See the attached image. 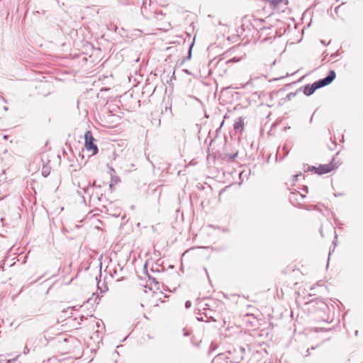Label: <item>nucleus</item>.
<instances>
[{
  "label": "nucleus",
  "instance_id": "1",
  "mask_svg": "<svg viewBox=\"0 0 363 363\" xmlns=\"http://www.w3.org/2000/svg\"><path fill=\"white\" fill-rule=\"evenodd\" d=\"M84 146L87 151H91L92 155H94L98 152V147L94 143V138L90 131H86L84 134Z\"/></svg>",
  "mask_w": 363,
  "mask_h": 363
},
{
  "label": "nucleus",
  "instance_id": "2",
  "mask_svg": "<svg viewBox=\"0 0 363 363\" xmlns=\"http://www.w3.org/2000/svg\"><path fill=\"white\" fill-rule=\"evenodd\" d=\"M335 78V72L334 70H330L329 72L328 75L317 82H315V86L319 88L325 86L329 84H330Z\"/></svg>",
  "mask_w": 363,
  "mask_h": 363
},
{
  "label": "nucleus",
  "instance_id": "3",
  "mask_svg": "<svg viewBox=\"0 0 363 363\" xmlns=\"http://www.w3.org/2000/svg\"><path fill=\"white\" fill-rule=\"evenodd\" d=\"M335 168V166L332 163L326 164H320L318 167H309L310 170H315V172L318 174H323L328 173L333 170Z\"/></svg>",
  "mask_w": 363,
  "mask_h": 363
},
{
  "label": "nucleus",
  "instance_id": "4",
  "mask_svg": "<svg viewBox=\"0 0 363 363\" xmlns=\"http://www.w3.org/2000/svg\"><path fill=\"white\" fill-rule=\"evenodd\" d=\"M317 89H318V87L315 86V82H314L312 85L308 84L305 86L303 93L306 96H310L313 94Z\"/></svg>",
  "mask_w": 363,
  "mask_h": 363
},
{
  "label": "nucleus",
  "instance_id": "5",
  "mask_svg": "<svg viewBox=\"0 0 363 363\" xmlns=\"http://www.w3.org/2000/svg\"><path fill=\"white\" fill-rule=\"evenodd\" d=\"M244 128V123L241 118H239L238 121L234 123V129L237 131H242Z\"/></svg>",
  "mask_w": 363,
  "mask_h": 363
},
{
  "label": "nucleus",
  "instance_id": "6",
  "mask_svg": "<svg viewBox=\"0 0 363 363\" xmlns=\"http://www.w3.org/2000/svg\"><path fill=\"white\" fill-rule=\"evenodd\" d=\"M185 305H186V308H189V307L191 306V303L189 301H187L186 302V304H185Z\"/></svg>",
  "mask_w": 363,
  "mask_h": 363
},
{
  "label": "nucleus",
  "instance_id": "7",
  "mask_svg": "<svg viewBox=\"0 0 363 363\" xmlns=\"http://www.w3.org/2000/svg\"><path fill=\"white\" fill-rule=\"evenodd\" d=\"M300 175L299 174H296L294 176V180H297L298 179V177H299Z\"/></svg>",
  "mask_w": 363,
  "mask_h": 363
},
{
  "label": "nucleus",
  "instance_id": "8",
  "mask_svg": "<svg viewBox=\"0 0 363 363\" xmlns=\"http://www.w3.org/2000/svg\"><path fill=\"white\" fill-rule=\"evenodd\" d=\"M45 173H47V171H45V172H43V174H44L45 176Z\"/></svg>",
  "mask_w": 363,
  "mask_h": 363
},
{
  "label": "nucleus",
  "instance_id": "9",
  "mask_svg": "<svg viewBox=\"0 0 363 363\" xmlns=\"http://www.w3.org/2000/svg\"><path fill=\"white\" fill-rule=\"evenodd\" d=\"M45 173H47V171H45V172H43V174H44L45 176Z\"/></svg>",
  "mask_w": 363,
  "mask_h": 363
},
{
  "label": "nucleus",
  "instance_id": "10",
  "mask_svg": "<svg viewBox=\"0 0 363 363\" xmlns=\"http://www.w3.org/2000/svg\"><path fill=\"white\" fill-rule=\"evenodd\" d=\"M301 197L303 198L305 196L300 194Z\"/></svg>",
  "mask_w": 363,
  "mask_h": 363
}]
</instances>
